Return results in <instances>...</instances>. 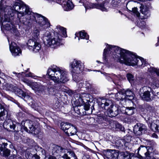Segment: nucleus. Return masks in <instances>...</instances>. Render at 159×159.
Segmentation results:
<instances>
[{
	"label": "nucleus",
	"instance_id": "nucleus-47",
	"mask_svg": "<svg viewBox=\"0 0 159 159\" xmlns=\"http://www.w3.org/2000/svg\"><path fill=\"white\" fill-rule=\"evenodd\" d=\"M84 86L86 88L88 89H89L91 88L92 85L89 82H85V83H84Z\"/></svg>",
	"mask_w": 159,
	"mask_h": 159
},
{
	"label": "nucleus",
	"instance_id": "nucleus-30",
	"mask_svg": "<svg viewBox=\"0 0 159 159\" xmlns=\"http://www.w3.org/2000/svg\"><path fill=\"white\" fill-rule=\"evenodd\" d=\"M126 77L129 82L131 84H134V76L131 73H128L126 74Z\"/></svg>",
	"mask_w": 159,
	"mask_h": 159
},
{
	"label": "nucleus",
	"instance_id": "nucleus-4",
	"mask_svg": "<svg viewBox=\"0 0 159 159\" xmlns=\"http://www.w3.org/2000/svg\"><path fill=\"white\" fill-rule=\"evenodd\" d=\"M14 6L15 4L13 6L15 10L11 7L7 6L4 7V11H0V24L2 26V27L1 26L2 30L3 27L6 30H10L11 33H16L17 29L11 22L13 19L14 13L16 12L17 13L18 18L19 19L18 17L19 12L16 10L14 7Z\"/></svg>",
	"mask_w": 159,
	"mask_h": 159
},
{
	"label": "nucleus",
	"instance_id": "nucleus-23",
	"mask_svg": "<svg viewBox=\"0 0 159 159\" xmlns=\"http://www.w3.org/2000/svg\"><path fill=\"white\" fill-rule=\"evenodd\" d=\"M75 35L76 36L75 37V39H76V37H78L79 36H80V37L78 38L79 40L80 39H85L86 40H88L89 39V35L84 31H81L79 33H76Z\"/></svg>",
	"mask_w": 159,
	"mask_h": 159
},
{
	"label": "nucleus",
	"instance_id": "nucleus-9",
	"mask_svg": "<svg viewBox=\"0 0 159 159\" xmlns=\"http://www.w3.org/2000/svg\"><path fill=\"white\" fill-rule=\"evenodd\" d=\"M70 70L72 73L79 74L84 70V65L80 61L74 60L70 63Z\"/></svg>",
	"mask_w": 159,
	"mask_h": 159
},
{
	"label": "nucleus",
	"instance_id": "nucleus-40",
	"mask_svg": "<svg viewBox=\"0 0 159 159\" xmlns=\"http://www.w3.org/2000/svg\"><path fill=\"white\" fill-rule=\"evenodd\" d=\"M7 145V143H3L2 144H0V151H2L4 149L7 148L6 147Z\"/></svg>",
	"mask_w": 159,
	"mask_h": 159
},
{
	"label": "nucleus",
	"instance_id": "nucleus-21",
	"mask_svg": "<svg viewBox=\"0 0 159 159\" xmlns=\"http://www.w3.org/2000/svg\"><path fill=\"white\" fill-rule=\"evenodd\" d=\"M64 2L63 7L65 11H69L73 8L74 7L73 4L70 0H68L66 2Z\"/></svg>",
	"mask_w": 159,
	"mask_h": 159
},
{
	"label": "nucleus",
	"instance_id": "nucleus-48",
	"mask_svg": "<svg viewBox=\"0 0 159 159\" xmlns=\"http://www.w3.org/2000/svg\"><path fill=\"white\" fill-rule=\"evenodd\" d=\"M23 82L26 84L28 85L29 86L31 87L32 82L26 79H24L23 80Z\"/></svg>",
	"mask_w": 159,
	"mask_h": 159
},
{
	"label": "nucleus",
	"instance_id": "nucleus-24",
	"mask_svg": "<svg viewBox=\"0 0 159 159\" xmlns=\"http://www.w3.org/2000/svg\"><path fill=\"white\" fill-rule=\"evenodd\" d=\"M77 132L76 128L74 126H71L65 132L68 136H71L75 134Z\"/></svg>",
	"mask_w": 159,
	"mask_h": 159
},
{
	"label": "nucleus",
	"instance_id": "nucleus-38",
	"mask_svg": "<svg viewBox=\"0 0 159 159\" xmlns=\"http://www.w3.org/2000/svg\"><path fill=\"white\" fill-rule=\"evenodd\" d=\"M152 107L148 104H145L143 106H140L139 107L140 109H150Z\"/></svg>",
	"mask_w": 159,
	"mask_h": 159
},
{
	"label": "nucleus",
	"instance_id": "nucleus-29",
	"mask_svg": "<svg viewBox=\"0 0 159 159\" xmlns=\"http://www.w3.org/2000/svg\"><path fill=\"white\" fill-rule=\"evenodd\" d=\"M146 23L144 20L142 18H139L138 20V25L142 29L144 28L145 27Z\"/></svg>",
	"mask_w": 159,
	"mask_h": 159
},
{
	"label": "nucleus",
	"instance_id": "nucleus-28",
	"mask_svg": "<svg viewBox=\"0 0 159 159\" xmlns=\"http://www.w3.org/2000/svg\"><path fill=\"white\" fill-rule=\"evenodd\" d=\"M71 126L70 124L67 122H62L61 124V129L64 132L67 130Z\"/></svg>",
	"mask_w": 159,
	"mask_h": 159
},
{
	"label": "nucleus",
	"instance_id": "nucleus-7",
	"mask_svg": "<svg viewBox=\"0 0 159 159\" xmlns=\"http://www.w3.org/2000/svg\"><path fill=\"white\" fill-rule=\"evenodd\" d=\"M77 95L79 98L76 100L77 103L76 106L83 105L84 109H94V103L90 100V97L91 96V95L84 93Z\"/></svg>",
	"mask_w": 159,
	"mask_h": 159
},
{
	"label": "nucleus",
	"instance_id": "nucleus-60",
	"mask_svg": "<svg viewBox=\"0 0 159 159\" xmlns=\"http://www.w3.org/2000/svg\"><path fill=\"white\" fill-rule=\"evenodd\" d=\"M127 109H134L136 108V107H126Z\"/></svg>",
	"mask_w": 159,
	"mask_h": 159
},
{
	"label": "nucleus",
	"instance_id": "nucleus-5",
	"mask_svg": "<svg viewBox=\"0 0 159 159\" xmlns=\"http://www.w3.org/2000/svg\"><path fill=\"white\" fill-rule=\"evenodd\" d=\"M55 32L54 36L52 38L49 31L46 32L44 34L43 40L45 45L56 48L63 44L61 37L67 36L66 29L60 26H57L55 29Z\"/></svg>",
	"mask_w": 159,
	"mask_h": 159
},
{
	"label": "nucleus",
	"instance_id": "nucleus-31",
	"mask_svg": "<svg viewBox=\"0 0 159 159\" xmlns=\"http://www.w3.org/2000/svg\"><path fill=\"white\" fill-rule=\"evenodd\" d=\"M148 71L151 73H155L157 75L159 76V69L154 68L153 67L148 68Z\"/></svg>",
	"mask_w": 159,
	"mask_h": 159
},
{
	"label": "nucleus",
	"instance_id": "nucleus-36",
	"mask_svg": "<svg viewBox=\"0 0 159 159\" xmlns=\"http://www.w3.org/2000/svg\"><path fill=\"white\" fill-rule=\"evenodd\" d=\"M121 155L123 157L124 159H129L130 157L129 154L126 152H121Z\"/></svg>",
	"mask_w": 159,
	"mask_h": 159
},
{
	"label": "nucleus",
	"instance_id": "nucleus-33",
	"mask_svg": "<svg viewBox=\"0 0 159 159\" xmlns=\"http://www.w3.org/2000/svg\"><path fill=\"white\" fill-rule=\"evenodd\" d=\"M145 155L146 157V159H159L158 158H156L152 156L148 152H147L145 153Z\"/></svg>",
	"mask_w": 159,
	"mask_h": 159
},
{
	"label": "nucleus",
	"instance_id": "nucleus-45",
	"mask_svg": "<svg viewBox=\"0 0 159 159\" xmlns=\"http://www.w3.org/2000/svg\"><path fill=\"white\" fill-rule=\"evenodd\" d=\"M132 11L137 16L139 17L140 16V13L138 11L137 8L136 7L133 8Z\"/></svg>",
	"mask_w": 159,
	"mask_h": 159
},
{
	"label": "nucleus",
	"instance_id": "nucleus-43",
	"mask_svg": "<svg viewBox=\"0 0 159 159\" xmlns=\"http://www.w3.org/2000/svg\"><path fill=\"white\" fill-rule=\"evenodd\" d=\"M40 84L39 83L32 82L31 87L33 89H34L33 87H34L36 90H37Z\"/></svg>",
	"mask_w": 159,
	"mask_h": 159
},
{
	"label": "nucleus",
	"instance_id": "nucleus-6",
	"mask_svg": "<svg viewBox=\"0 0 159 159\" xmlns=\"http://www.w3.org/2000/svg\"><path fill=\"white\" fill-rule=\"evenodd\" d=\"M21 125V129L24 130L28 133L37 135L40 132L39 123L37 121L29 120H23Z\"/></svg>",
	"mask_w": 159,
	"mask_h": 159
},
{
	"label": "nucleus",
	"instance_id": "nucleus-64",
	"mask_svg": "<svg viewBox=\"0 0 159 159\" xmlns=\"http://www.w3.org/2000/svg\"><path fill=\"white\" fill-rule=\"evenodd\" d=\"M157 46L158 45H159V38H158V42L157 43Z\"/></svg>",
	"mask_w": 159,
	"mask_h": 159
},
{
	"label": "nucleus",
	"instance_id": "nucleus-37",
	"mask_svg": "<svg viewBox=\"0 0 159 159\" xmlns=\"http://www.w3.org/2000/svg\"><path fill=\"white\" fill-rule=\"evenodd\" d=\"M125 142V139H121L117 141V143L119 147H123Z\"/></svg>",
	"mask_w": 159,
	"mask_h": 159
},
{
	"label": "nucleus",
	"instance_id": "nucleus-25",
	"mask_svg": "<svg viewBox=\"0 0 159 159\" xmlns=\"http://www.w3.org/2000/svg\"><path fill=\"white\" fill-rule=\"evenodd\" d=\"M7 121H8V122L9 123H7V121H5L3 123L4 127L7 129H9V128H10L11 129L14 130L15 128V125L11 120H8Z\"/></svg>",
	"mask_w": 159,
	"mask_h": 159
},
{
	"label": "nucleus",
	"instance_id": "nucleus-62",
	"mask_svg": "<svg viewBox=\"0 0 159 159\" xmlns=\"http://www.w3.org/2000/svg\"><path fill=\"white\" fill-rule=\"evenodd\" d=\"M48 159H55V158L54 157L52 156H50L49 157Z\"/></svg>",
	"mask_w": 159,
	"mask_h": 159
},
{
	"label": "nucleus",
	"instance_id": "nucleus-46",
	"mask_svg": "<svg viewBox=\"0 0 159 159\" xmlns=\"http://www.w3.org/2000/svg\"><path fill=\"white\" fill-rule=\"evenodd\" d=\"M45 89V86L42 85H41L40 84L37 90L42 92L44 91Z\"/></svg>",
	"mask_w": 159,
	"mask_h": 159
},
{
	"label": "nucleus",
	"instance_id": "nucleus-8",
	"mask_svg": "<svg viewBox=\"0 0 159 159\" xmlns=\"http://www.w3.org/2000/svg\"><path fill=\"white\" fill-rule=\"evenodd\" d=\"M40 31L39 28H35L33 31L34 39H29L27 43L28 48L31 51L34 52H37L41 49V45L37 39L39 37Z\"/></svg>",
	"mask_w": 159,
	"mask_h": 159
},
{
	"label": "nucleus",
	"instance_id": "nucleus-35",
	"mask_svg": "<svg viewBox=\"0 0 159 159\" xmlns=\"http://www.w3.org/2000/svg\"><path fill=\"white\" fill-rule=\"evenodd\" d=\"M2 152V154L3 156L5 157H8L10 155V151L7 148L5 149H4Z\"/></svg>",
	"mask_w": 159,
	"mask_h": 159
},
{
	"label": "nucleus",
	"instance_id": "nucleus-16",
	"mask_svg": "<svg viewBox=\"0 0 159 159\" xmlns=\"http://www.w3.org/2000/svg\"><path fill=\"white\" fill-rule=\"evenodd\" d=\"M107 157L108 159H116L118 156V153L115 150H110L106 153Z\"/></svg>",
	"mask_w": 159,
	"mask_h": 159
},
{
	"label": "nucleus",
	"instance_id": "nucleus-61",
	"mask_svg": "<svg viewBox=\"0 0 159 159\" xmlns=\"http://www.w3.org/2000/svg\"><path fill=\"white\" fill-rule=\"evenodd\" d=\"M130 159H142V158L137 157H132Z\"/></svg>",
	"mask_w": 159,
	"mask_h": 159
},
{
	"label": "nucleus",
	"instance_id": "nucleus-39",
	"mask_svg": "<svg viewBox=\"0 0 159 159\" xmlns=\"http://www.w3.org/2000/svg\"><path fill=\"white\" fill-rule=\"evenodd\" d=\"M24 73V72H22L21 73H17L15 72H12V74H11V76H14V75H15L17 77V78H21L22 76V74H23Z\"/></svg>",
	"mask_w": 159,
	"mask_h": 159
},
{
	"label": "nucleus",
	"instance_id": "nucleus-14",
	"mask_svg": "<svg viewBox=\"0 0 159 159\" xmlns=\"http://www.w3.org/2000/svg\"><path fill=\"white\" fill-rule=\"evenodd\" d=\"M145 130V126L141 124H137L134 127V133L137 135H141Z\"/></svg>",
	"mask_w": 159,
	"mask_h": 159
},
{
	"label": "nucleus",
	"instance_id": "nucleus-53",
	"mask_svg": "<svg viewBox=\"0 0 159 159\" xmlns=\"http://www.w3.org/2000/svg\"><path fill=\"white\" fill-rule=\"evenodd\" d=\"M6 112L7 113V110H3V111H1V112H0V117L5 115Z\"/></svg>",
	"mask_w": 159,
	"mask_h": 159
},
{
	"label": "nucleus",
	"instance_id": "nucleus-57",
	"mask_svg": "<svg viewBox=\"0 0 159 159\" xmlns=\"http://www.w3.org/2000/svg\"><path fill=\"white\" fill-rule=\"evenodd\" d=\"M25 75L27 77H33L32 76V73H31V72H30L28 74H25Z\"/></svg>",
	"mask_w": 159,
	"mask_h": 159
},
{
	"label": "nucleus",
	"instance_id": "nucleus-58",
	"mask_svg": "<svg viewBox=\"0 0 159 159\" xmlns=\"http://www.w3.org/2000/svg\"><path fill=\"white\" fill-rule=\"evenodd\" d=\"M152 136L154 138L156 139L158 138V136L155 133H154L152 134Z\"/></svg>",
	"mask_w": 159,
	"mask_h": 159
},
{
	"label": "nucleus",
	"instance_id": "nucleus-18",
	"mask_svg": "<svg viewBox=\"0 0 159 159\" xmlns=\"http://www.w3.org/2000/svg\"><path fill=\"white\" fill-rule=\"evenodd\" d=\"M123 90L125 96L126 97V99H125L126 102L127 100L131 101L134 99V94L130 90L127 89L126 90Z\"/></svg>",
	"mask_w": 159,
	"mask_h": 159
},
{
	"label": "nucleus",
	"instance_id": "nucleus-34",
	"mask_svg": "<svg viewBox=\"0 0 159 159\" xmlns=\"http://www.w3.org/2000/svg\"><path fill=\"white\" fill-rule=\"evenodd\" d=\"M151 86L153 89L156 87H159V81L158 80H156L155 81L151 84Z\"/></svg>",
	"mask_w": 159,
	"mask_h": 159
},
{
	"label": "nucleus",
	"instance_id": "nucleus-52",
	"mask_svg": "<svg viewBox=\"0 0 159 159\" xmlns=\"http://www.w3.org/2000/svg\"><path fill=\"white\" fill-rule=\"evenodd\" d=\"M19 132V131H15V136L16 139H18L19 137V135L18 134V132Z\"/></svg>",
	"mask_w": 159,
	"mask_h": 159
},
{
	"label": "nucleus",
	"instance_id": "nucleus-41",
	"mask_svg": "<svg viewBox=\"0 0 159 159\" xmlns=\"http://www.w3.org/2000/svg\"><path fill=\"white\" fill-rule=\"evenodd\" d=\"M125 111V114L129 116L131 115L134 113L133 110H122Z\"/></svg>",
	"mask_w": 159,
	"mask_h": 159
},
{
	"label": "nucleus",
	"instance_id": "nucleus-44",
	"mask_svg": "<svg viewBox=\"0 0 159 159\" xmlns=\"http://www.w3.org/2000/svg\"><path fill=\"white\" fill-rule=\"evenodd\" d=\"M77 85L78 87L81 88L84 87V83L83 81L81 80L77 83Z\"/></svg>",
	"mask_w": 159,
	"mask_h": 159
},
{
	"label": "nucleus",
	"instance_id": "nucleus-49",
	"mask_svg": "<svg viewBox=\"0 0 159 159\" xmlns=\"http://www.w3.org/2000/svg\"><path fill=\"white\" fill-rule=\"evenodd\" d=\"M8 108V107L5 103H0V109H6Z\"/></svg>",
	"mask_w": 159,
	"mask_h": 159
},
{
	"label": "nucleus",
	"instance_id": "nucleus-42",
	"mask_svg": "<svg viewBox=\"0 0 159 159\" xmlns=\"http://www.w3.org/2000/svg\"><path fill=\"white\" fill-rule=\"evenodd\" d=\"M66 153L68 154V155H69V156H70L72 157H73L74 159H76V156L74 152H73L71 151H68L67 150V152H66Z\"/></svg>",
	"mask_w": 159,
	"mask_h": 159
},
{
	"label": "nucleus",
	"instance_id": "nucleus-17",
	"mask_svg": "<svg viewBox=\"0 0 159 159\" xmlns=\"http://www.w3.org/2000/svg\"><path fill=\"white\" fill-rule=\"evenodd\" d=\"M110 105V107L109 108V109H111V108H113L114 105H113L112 102L109 100H102V103L100 104V109H105L106 107Z\"/></svg>",
	"mask_w": 159,
	"mask_h": 159
},
{
	"label": "nucleus",
	"instance_id": "nucleus-11",
	"mask_svg": "<svg viewBox=\"0 0 159 159\" xmlns=\"http://www.w3.org/2000/svg\"><path fill=\"white\" fill-rule=\"evenodd\" d=\"M145 91L143 93L140 94L142 99L147 101H150L153 99L152 97H151L150 91L152 90V89L149 87L144 86L142 89H140V91L142 90Z\"/></svg>",
	"mask_w": 159,
	"mask_h": 159
},
{
	"label": "nucleus",
	"instance_id": "nucleus-2",
	"mask_svg": "<svg viewBox=\"0 0 159 159\" xmlns=\"http://www.w3.org/2000/svg\"><path fill=\"white\" fill-rule=\"evenodd\" d=\"M14 7L19 12L18 17L20 24L24 27H30L34 22L40 26H44V28L49 26L50 24L47 19L40 14L32 12L29 7L23 2H15Z\"/></svg>",
	"mask_w": 159,
	"mask_h": 159
},
{
	"label": "nucleus",
	"instance_id": "nucleus-20",
	"mask_svg": "<svg viewBox=\"0 0 159 159\" xmlns=\"http://www.w3.org/2000/svg\"><path fill=\"white\" fill-rule=\"evenodd\" d=\"M114 96L115 97L116 100L117 101L120 100L121 102L124 101V102H126L125 101L126 97L125 96L123 90L116 93L115 95H114Z\"/></svg>",
	"mask_w": 159,
	"mask_h": 159
},
{
	"label": "nucleus",
	"instance_id": "nucleus-1",
	"mask_svg": "<svg viewBox=\"0 0 159 159\" xmlns=\"http://www.w3.org/2000/svg\"><path fill=\"white\" fill-rule=\"evenodd\" d=\"M104 49L103 59L106 60V56L111 54L117 61L124 63L126 65L134 66L137 65L139 66L144 67L148 63L141 57L137 58V56L132 52L117 46L108 45Z\"/></svg>",
	"mask_w": 159,
	"mask_h": 159
},
{
	"label": "nucleus",
	"instance_id": "nucleus-3",
	"mask_svg": "<svg viewBox=\"0 0 159 159\" xmlns=\"http://www.w3.org/2000/svg\"><path fill=\"white\" fill-rule=\"evenodd\" d=\"M47 74L51 80H48L45 85L47 90L50 93H52L57 90L65 92L66 89L62 84L68 81L69 79L66 71L62 68L53 65L50 67L47 71Z\"/></svg>",
	"mask_w": 159,
	"mask_h": 159
},
{
	"label": "nucleus",
	"instance_id": "nucleus-55",
	"mask_svg": "<svg viewBox=\"0 0 159 159\" xmlns=\"http://www.w3.org/2000/svg\"><path fill=\"white\" fill-rule=\"evenodd\" d=\"M129 144V141L126 142L125 141V143L124 144V146L126 148L128 147Z\"/></svg>",
	"mask_w": 159,
	"mask_h": 159
},
{
	"label": "nucleus",
	"instance_id": "nucleus-15",
	"mask_svg": "<svg viewBox=\"0 0 159 159\" xmlns=\"http://www.w3.org/2000/svg\"><path fill=\"white\" fill-rule=\"evenodd\" d=\"M150 8H151V4L150 3H149L147 5L144 6L143 8L140 9L141 13L144 15L143 18L146 19L150 16L149 11Z\"/></svg>",
	"mask_w": 159,
	"mask_h": 159
},
{
	"label": "nucleus",
	"instance_id": "nucleus-27",
	"mask_svg": "<svg viewBox=\"0 0 159 159\" xmlns=\"http://www.w3.org/2000/svg\"><path fill=\"white\" fill-rule=\"evenodd\" d=\"M107 115L111 117L117 116L119 111V110H115L114 111L113 110H107Z\"/></svg>",
	"mask_w": 159,
	"mask_h": 159
},
{
	"label": "nucleus",
	"instance_id": "nucleus-12",
	"mask_svg": "<svg viewBox=\"0 0 159 159\" xmlns=\"http://www.w3.org/2000/svg\"><path fill=\"white\" fill-rule=\"evenodd\" d=\"M15 90V93L17 96L23 99L29 104H30V103H32L33 99L29 95L26 94L25 92L20 89L16 88Z\"/></svg>",
	"mask_w": 159,
	"mask_h": 159
},
{
	"label": "nucleus",
	"instance_id": "nucleus-56",
	"mask_svg": "<svg viewBox=\"0 0 159 159\" xmlns=\"http://www.w3.org/2000/svg\"><path fill=\"white\" fill-rule=\"evenodd\" d=\"M15 103L20 108L23 109V107L22 106H20V104L19 103L17 102L16 101H15Z\"/></svg>",
	"mask_w": 159,
	"mask_h": 159
},
{
	"label": "nucleus",
	"instance_id": "nucleus-32",
	"mask_svg": "<svg viewBox=\"0 0 159 159\" xmlns=\"http://www.w3.org/2000/svg\"><path fill=\"white\" fill-rule=\"evenodd\" d=\"M120 0H112L111 4L114 7H117L120 4Z\"/></svg>",
	"mask_w": 159,
	"mask_h": 159
},
{
	"label": "nucleus",
	"instance_id": "nucleus-51",
	"mask_svg": "<svg viewBox=\"0 0 159 159\" xmlns=\"http://www.w3.org/2000/svg\"><path fill=\"white\" fill-rule=\"evenodd\" d=\"M133 81L134 83V84H131L132 85H139L141 83L140 81H139L137 79H134Z\"/></svg>",
	"mask_w": 159,
	"mask_h": 159
},
{
	"label": "nucleus",
	"instance_id": "nucleus-10",
	"mask_svg": "<svg viewBox=\"0 0 159 159\" xmlns=\"http://www.w3.org/2000/svg\"><path fill=\"white\" fill-rule=\"evenodd\" d=\"M67 152V150L63 148L60 146H56L53 148L52 152L54 155L59 156L65 158L68 156V154L66 153Z\"/></svg>",
	"mask_w": 159,
	"mask_h": 159
},
{
	"label": "nucleus",
	"instance_id": "nucleus-13",
	"mask_svg": "<svg viewBox=\"0 0 159 159\" xmlns=\"http://www.w3.org/2000/svg\"><path fill=\"white\" fill-rule=\"evenodd\" d=\"M9 44L10 50L13 56L16 57L21 54V49L15 43L12 42L11 44L9 43Z\"/></svg>",
	"mask_w": 159,
	"mask_h": 159
},
{
	"label": "nucleus",
	"instance_id": "nucleus-26",
	"mask_svg": "<svg viewBox=\"0 0 159 159\" xmlns=\"http://www.w3.org/2000/svg\"><path fill=\"white\" fill-rule=\"evenodd\" d=\"M93 7L100 9L102 11H107V9L104 7V5L102 4H93Z\"/></svg>",
	"mask_w": 159,
	"mask_h": 159
},
{
	"label": "nucleus",
	"instance_id": "nucleus-63",
	"mask_svg": "<svg viewBox=\"0 0 159 159\" xmlns=\"http://www.w3.org/2000/svg\"><path fill=\"white\" fill-rule=\"evenodd\" d=\"M113 76V77L114 78H116V77H117V76L115 75H114Z\"/></svg>",
	"mask_w": 159,
	"mask_h": 159
},
{
	"label": "nucleus",
	"instance_id": "nucleus-59",
	"mask_svg": "<svg viewBox=\"0 0 159 159\" xmlns=\"http://www.w3.org/2000/svg\"><path fill=\"white\" fill-rule=\"evenodd\" d=\"M116 93H111L109 94V97L110 98H112L115 99V97L114 96V95H115Z\"/></svg>",
	"mask_w": 159,
	"mask_h": 159
},
{
	"label": "nucleus",
	"instance_id": "nucleus-54",
	"mask_svg": "<svg viewBox=\"0 0 159 159\" xmlns=\"http://www.w3.org/2000/svg\"><path fill=\"white\" fill-rule=\"evenodd\" d=\"M4 0H1L0 2V11H4V9H3L2 8V2Z\"/></svg>",
	"mask_w": 159,
	"mask_h": 159
},
{
	"label": "nucleus",
	"instance_id": "nucleus-50",
	"mask_svg": "<svg viewBox=\"0 0 159 159\" xmlns=\"http://www.w3.org/2000/svg\"><path fill=\"white\" fill-rule=\"evenodd\" d=\"M72 74L73 80L76 82H78V76L76 75V73H72Z\"/></svg>",
	"mask_w": 159,
	"mask_h": 159
},
{
	"label": "nucleus",
	"instance_id": "nucleus-22",
	"mask_svg": "<svg viewBox=\"0 0 159 159\" xmlns=\"http://www.w3.org/2000/svg\"><path fill=\"white\" fill-rule=\"evenodd\" d=\"M73 112L80 116H84L89 115L92 113L93 110H73Z\"/></svg>",
	"mask_w": 159,
	"mask_h": 159
},
{
	"label": "nucleus",
	"instance_id": "nucleus-19",
	"mask_svg": "<svg viewBox=\"0 0 159 159\" xmlns=\"http://www.w3.org/2000/svg\"><path fill=\"white\" fill-rule=\"evenodd\" d=\"M109 125L111 128L119 129L122 131L124 130V127L115 121L111 120L109 121Z\"/></svg>",
	"mask_w": 159,
	"mask_h": 159
}]
</instances>
